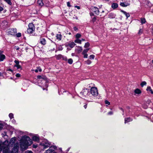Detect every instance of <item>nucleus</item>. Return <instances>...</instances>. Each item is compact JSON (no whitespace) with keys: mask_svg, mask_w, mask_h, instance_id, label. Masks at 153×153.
<instances>
[{"mask_svg":"<svg viewBox=\"0 0 153 153\" xmlns=\"http://www.w3.org/2000/svg\"><path fill=\"white\" fill-rule=\"evenodd\" d=\"M16 139L15 137L12 138L9 143L8 140H6L0 146V150H3V153H10L9 149L11 146H14L10 153H18L19 149V144L18 143L15 144Z\"/></svg>","mask_w":153,"mask_h":153,"instance_id":"obj_1","label":"nucleus"},{"mask_svg":"<svg viewBox=\"0 0 153 153\" xmlns=\"http://www.w3.org/2000/svg\"><path fill=\"white\" fill-rule=\"evenodd\" d=\"M33 142L31 139L28 136L22 137L20 141V147L23 150H25L28 147L32 144Z\"/></svg>","mask_w":153,"mask_h":153,"instance_id":"obj_2","label":"nucleus"},{"mask_svg":"<svg viewBox=\"0 0 153 153\" xmlns=\"http://www.w3.org/2000/svg\"><path fill=\"white\" fill-rule=\"evenodd\" d=\"M90 92L91 94L94 97L97 96L98 94L97 88L94 87L91 88L90 89Z\"/></svg>","mask_w":153,"mask_h":153,"instance_id":"obj_3","label":"nucleus"},{"mask_svg":"<svg viewBox=\"0 0 153 153\" xmlns=\"http://www.w3.org/2000/svg\"><path fill=\"white\" fill-rule=\"evenodd\" d=\"M35 30V27L33 24L32 23H30L28 25V28L27 30L28 33H32Z\"/></svg>","mask_w":153,"mask_h":153,"instance_id":"obj_4","label":"nucleus"},{"mask_svg":"<svg viewBox=\"0 0 153 153\" xmlns=\"http://www.w3.org/2000/svg\"><path fill=\"white\" fill-rule=\"evenodd\" d=\"M17 33L16 29H10L7 30V33L8 34L12 35H15Z\"/></svg>","mask_w":153,"mask_h":153,"instance_id":"obj_5","label":"nucleus"},{"mask_svg":"<svg viewBox=\"0 0 153 153\" xmlns=\"http://www.w3.org/2000/svg\"><path fill=\"white\" fill-rule=\"evenodd\" d=\"M40 145L42 146L44 149H46L48 147L50 146V143L47 140H45L42 141V143L40 144Z\"/></svg>","mask_w":153,"mask_h":153,"instance_id":"obj_6","label":"nucleus"},{"mask_svg":"<svg viewBox=\"0 0 153 153\" xmlns=\"http://www.w3.org/2000/svg\"><path fill=\"white\" fill-rule=\"evenodd\" d=\"M89 50V48H86L83 50L82 52V54L83 55V57L84 58H87L88 57L87 52Z\"/></svg>","mask_w":153,"mask_h":153,"instance_id":"obj_7","label":"nucleus"},{"mask_svg":"<svg viewBox=\"0 0 153 153\" xmlns=\"http://www.w3.org/2000/svg\"><path fill=\"white\" fill-rule=\"evenodd\" d=\"M14 62L16 63V64L14 65V67H17V69L19 71V69H20V70H22V68L21 66L19 65V61L17 60H15Z\"/></svg>","mask_w":153,"mask_h":153,"instance_id":"obj_8","label":"nucleus"},{"mask_svg":"<svg viewBox=\"0 0 153 153\" xmlns=\"http://www.w3.org/2000/svg\"><path fill=\"white\" fill-rule=\"evenodd\" d=\"M83 49L82 47L76 46L75 48V51L77 53H80L82 51Z\"/></svg>","mask_w":153,"mask_h":153,"instance_id":"obj_9","label":"nucleus"},{"mask_svg":"<svg viewBox=\"0 0 153 153\" xmlns=\"http://www.w3.org/2000/svg\"><path fill=\"white\" fill-rule=\"evenodd\" d=\"M56 149V147L55 146H51L49 149L46 151V153H51Z\"/></svg>","mask_w":153,"mask_h":153,"instance_id":"obj_10","label":"nucleus"},{"mask_svg":"<svg viewBox=\"0 0 153 153\" xmlns=\"http://www.w3.org/2000/svg\"><path fill=\"white\" fill-rule=\"evenodd\" d=\"M76 44H75L72 42H70L66 44L65 45V46L66 47H70L71 48H73L75 45Z\"/></svg>","mask_w":153,"mask_h":153,"instance_id":"obj_11","label":"nucleus"},{"mask_svg":"<svg viewBox=\"0 0 153 153\" xmlns=\"http://www.w3.org/2000/svg\"><path fill=\"white\" fill-rule=\"evenodd\" d=\"M134 95H136V94L139 95L141 94L142 91L139 89L136 88L134 90Z\"/></svg>","mask_w":153,"mask_h":153,"instance_id":"obj_12","label":"nucleus"},{"mask_svg":"<svg viewBox=\"0 0 153 153\" xmlns=\"http://www.w3.org/2000/svg\"><path fill=\"white\" fill-rule=\"evenodd\" d=\"M92 11L94 12L96 14L98 15L99 14V11L98 10V9L96 7H93L91 8Z\"/></svg>","mask_w":153,"mask_h":153,"instance_id":"obj_13","label":"nucleus"},{"mask_svg":"<svg viewBox=\"0 0 153 153\" xmlns=\"http://www.w3.org/2000/svg\"><path fill=\"white\" fill-rule=\"evenodd\" d=\"M120 5L123 7H126L129 5V4L128 2H121L120 4Z\"/></svg>","mask_w":153,"mask_h":153,"instance_id":"obj_14","label":"nucleus"},{"mask_svg":"<svg viewBox=\"0 0 153 153\" xmlns=\"http://www.w3.org/2000/svg\"><path fill=\"white\" fill-rule=\"evenodd\" d=\"M146 90L148 92H150L152 94H153V91L150 86H148L146 88Z\"/></svg>","mask_w":153,"mask_h":153,"instance_id":"obj_15","label":"nucleus"},{"mask_svg":"<svg viewBox=\"0 0 153 153\" xmlns=\"http://www.w3.org/2000/svg\"><path fill=\"white\" fill-rule=\"evenodd\" d=\"M38 5L41 7L43 6L44 4L42 2V0H38Z\"/></svg>","mask_w":153,"mask_h":153,"instance_id":"obj_16","label":"nucleus"},{"mask_svg":"<svg viewBox=\"0 0 153 153\" xmlns=\"http://www.w3.org/2000/svg\"><path fill=\"white\" fill-rule=\"evenodd\" d=\"M132 120V119L130 118H126L125 120V123H127L128 122L131 121Z\"/></svg>","mask_w":153,"mask_h":153,"instance_id":"obj_17","label":"nucleus"},{"mask_svg":"<svg viewBox=\"0 0 153 153\" xmlns=\"http://www.w3.org/2000/svg\"><path fill=\"white\" fill-rule=\"evenodd\" d=\"M40 42L43 45H45L46 44V41L44 38H42L40 39Z\"/></svg>","mask_w":153,"mask_h":153,"instance_id":"obj_18","label":"nucleus"},{"mask_svg":"<svg viewBox=\"0 0 153 153\" xmlns=\"http://www.w3.org/2000/svg\"><path fill=\"white\" fill-rule=\"evenodd\" d=\"M111 7L113 9H115L118 7V4L117 3H113L112 4Z\"/></svg>","mask_w":153,"mask_h":153,"instance_id":"obj_19","label":"nucleus"},{"mask_svg":"<svg viewBox=\"0 0 153 153\" xmlns=\"http://www.w3.org/2000/svg\"><path fill=\"white\" fill-rule=\"evenodd\" d=\"M33 139L34 141H37L39 140V137L37 136H34L33 137Z\"/></svg>","mask_w":153,"mask_h":153,"instance_id":"obj_20","label":"nucleus"},{"mask_svg":"<svg viewBox=\"0 0 153 153\" xmlns=\"http://www.w3.org/2000/svg\"><path fill=\"white\" fill-rule=\"evenodd\" d=\"M123 13L125 15L127 18L130 16V15L128 13H127L126 12L124 11H122Z\"/></svg>","mask_w":153,"mask_h":153,"instance_id":"obj_21","label":"nucleus"},{"mask_svg":"<svg viewBox=\"0 0 153 153\" xmlns=\"http://www.w3.org/2000/svg\"><path fill=\"white\" fill-rule=\"evenodd\" d=\"M5 58V56L3 54L0 56V61H3Z\"/></svg>","mask_w":153,"mask_h":153,"instance_id":"obj_22","label":"nucleus"},{"mask_svg":"<svg viewBox=\"0 0 153 153\" xmlns=\"http://www.w3.org/2000/svg\"><path fill=\"white\" fill-rule=\"evenodd\" d=\"M75 42L79 44H81V40L79 39H76L75 41Z\"/></svg>","mask_w":153,"mask_h":153,"instance_id":"obj_23","label":"nucleus"},{"mask_svg":"<svg viewBox=\"0 0 153 153\" xmlns=\"http://www.w3.org/2000/svg\"><path fill=\"white\" fill-rule=\"evenodd\" d=\"M90 46V44L89 42H87L85 43V44L84 46V48H88Z\"/></svg>","mask_w":153,"mask_h":153,"instance_id":"obj_24","label":"nucleus"},{"mask_svg":"<svg viewBox=\"0 0 153 153\" xmlns=\"http://www.w3.org/2000/svg\"><path fill=\"white\" fill-rule=\"evenodd\" d=\"M61 35L60 34H57L56 36V38L59 40H60L61 39Z\"/></svg>","mask_w":153,"mask_h":153,"instance_id":"obj_25","label":"nucleus"},{"mask_svg":"<svg viewBox=\"0 0 153 153\" xmlns=\"http://www.w3.org/2000/svg\"><path fill=\"white\" fill-rule=\"evenodd\" d=\"M146 82L145 81L142 82L140 84V85L142 87H143L144 86L146 85Z\"/></svg>","mask_w":153,"mask_h":153,"instance_id":"obj_26","label":"nucleus"},{"mask_svg":"<svg viewBox=\"0 0 153 153\" xmlns=\"http://www.w3.org/2000/svg\"><path fill=\"white\" fill-rule=\"evenodd\" d=\"M141 23L142 24H144L146 22L145 19V18H141Z\"/></svg>","mask_w":153,"mask_h":153,"instance_id":"obj_27","label":"nucleus"},{"mask_svg":"<svg viewBox=\"0 0 153 153\" xmlns=\"http://www.w3.org/2000/svg\"><path fill=\"white\" fill-rule=\"evenodd\" d=\"M85 63L88 65H89L91 63V62L90 60L89 59H88L86 61H85Z\"/></svg>","mask_w":153,"mask_h":153,"instance_id":"obj_28","label":"nucleus"},{"mask_svg":"<svg viewBox=\"0 0 153 153\" xmlns=\"http://www.w3.org/2000/svg\"><path fill=\"white\" fill-rule=\"evenodd\" d=\"M81 36V35L79 33H77L76 34V39H78L80 38Z\"/></svg>","mask_w":153,"mask_h":153,"instance_id":"obj_29","label":"nucleus"},{"mask_svg":"<svg viewBox=\"0 0 153 153\" xmlns=\"http://www.w3.org/2000/svg\"><path fill=\"white\" fill-rule=\"evenodd\" d=\"M68 62L70 64H72L73 63L72 59H68Z\"/></svg>","mask_w":153,"mask_h":153,"instance_id":"obj_30","label":"nucleus"},{"mask_svg":"<svg viewBox=\"0 0 153 153\" xmlns=\"http://www.w3.org/2000/svg\"><path fill=\"white\" fill-rule=\"evenodd\" d=\"M95 57V56L94 55H91L89 56V59H94Z\"/></svg>","mask_w":153,"mask_h":153,"instance_id":"obj_31","label":"nucleus"},{"mask_svg":"<svg viewBox=\"0 0 153 153\" xmlns=\"http://www.w3.org/2000/svg\"><path fill=\"white\" fill-rule=\"evenodd\" d=\"M5 1L7 2L9 4H11V0H4Z\"/></svg>","mask_w":153,"mask_h":153,"instance_id":"obj_32","label":"nucleus"},{"mask_svg":"<svg viewBox=\"0 0 153 153\" xmlns=\"http://www.w3.org/2000/svg\"><path fill=\"white\" fill-rule=\"evenodd\" d=\"M16 36L18 37H20L21 36V34L20 33H16Z\"/></svg>","mask_w":153,"mask_h":153,"instance_id":"obj_33","label":"nucleus"},{"mask_svg":"<svg viewBox=\"0 0 153 153\" xmlns=\"http://www.w3.org/2000/svg\"><path fill=\"white\" fill-rule=\"evenodd\" d=\"M9 116L10 118L11 119L13 118V114L12 113H10L9 114Z\"/></svg>","mask_w":153,"mask_h":153,"instance_id":"obj_34","label":"nucleus"},{"mask_svg":"<svg viewBox=\"0 0 153 153\" xmlns=\"http://www.w3.org/2000/svg\"><path fill=\"white\" fill-rule=\"evenodd\" d=\"M105 102L106 104H107L108 105H109L110 104V102L107 100L105 101Z\"/></svg>","mask_w":153,"mask_h":153,"instance_id":"obj_35","label":"nucleus"},{"mask_svg":"<svg viewBox=\"0 0 153 153\" xmlns=\"http://www.w3.org/2000/svg\"><path fill=\"white\" fill-rule=\"evenodd\" d=\"M96 20V17H94L93 18H92V21L93 22V23Z\"/></svg>","mask_w":153,"mask_h":153,"instance_id":"obj_36","label":"nucleus"},{"mask_svg":"<svg viewBox=\"0 0 153 153\" xmlns=\"http://www.w3.org/2000/svg\"><path fill=\"white\" fill-rule=\"evenodd\" d=\"M37 77L38 78V79H44V78H43L42 77V76H37Z\"/></svg>","mask_w":153,"mask_h":153,"instance_id":"obj_37","label":"nucleus"},{"mask_svg":"<svg viewBox=\"0 0 153 153\" xmlns=\"http://www.w3.org/2000/svg\"><path fill=\"white\" fill-rule=\"evenodd\" d=\"M16 76L17 77H19L21 76V75L20 74L18 73L16 74Z\"/></svg>","mask_w":153,"mask_h":153,"instance_id":"obj_38","label":"nucleus"},{"mask_svg":"<svg viewBox=\"0 0 153 153\" xmlns=\"http://www.w3.org/2000/svg\"><path fill=\"white\" fill-rule=\"evenodd\" d=\"M3 126L2 124L0 123V130L3 128Z\"/></svg>","mask_w":153,"mask_h":153,"instance_id":"obj_39","label":"nucleus"},{"mask_svg":"<svg viewBox=\"0 0 153 153\" xmlns=\"http://www.w3.org/2000/svg\"><path fill=\"white\" fill-rule=\"evenodd\" d=\"M143 32V30H142L141 29H140V30H139V32H138V33L139 34H140V33H142Z\"/></svg>","mask_w":153,"mask_h":153,"instance_id":"obj_40","label":"nucleus"},{"mask_svg":"<svg viewBox=\"0 0 153 153\" xmlns=\"http://www.w3.org/2000/svg\"><path fill=\"white\" fill-rule=\"evenodd\" d=\"M113 114V112L111 111H110L108 112V114L109 115H112Z\"/></svg>","mask_w":153,"mask_h":153,"instance_id":"obj_41","label":"nucleus"},{"mask_svg":"<svg viewBox=\"0 0 153 153\" xmlns=\"http://www.w3.org/2000/svg\"><path fill=\"white\" fill-rule=\"evenodd\" d=\"M25 153H33L32 151H27Z\"/></svg>","mask_w":153,"mask_h":153,"instance_id":"obj_42","label":"nucleus"},{"mask_svg":"<svg viewBox=\"0 0 153 153\" xmlns=\"http://www.w3.org/2000/svg\"><path fill=\"white\" fill-rule=\"evenodd\" d=\"M33 148H37V146L36 145L33 144Z\"/></svg>","mask_w":153,"mask_h":153,"instance_id":"obj_43","label":"nucleus"},{"mask_svg":"<svg viewBox=\"0 0 153 153\" xmlns=\"http://www.w3.org/2000/svg\"><path fill=\"white\" fill-rule=\"evenodd\" d=\"M67 5L69 7H71V5H70V3L69 2H67Z\"/></svg>","mask_w":153,"mask_h":153,"instance_id":"obj_44","label":"nucleus"},{"mask_svg":"<svg viewBox=\"0 0 153 153\" xmlns=\"http://www.w3.org/2000/svg\"><path fill=\"white\" fill-rule=\"evenodd\" d=\"M38 70L40 72H41L42 71L41 69L40 68V67H39L38 68Z\"/></svg>","mask_w":153,"mask_h":153,"instance_id":"obj_45","label":"nucleus"},{"mask_svg":"<svg viewBox=\"0 0 153 153\" xmlns=\"http://www.w3.org/2000/svg\"><path fill=\"white\" fill-rule=\"evenodd\" d=\"M3 9V8L2 7L0 6V11H2Z\"/></svg>","mask_w":153,"mask_h":153,"instance_id":"obj_46","label":"nucleus"},{"mask_svg":"<svg viewBox=\"0 0 153 153\" xmlns=\"http://www.w3.org/2000/svg\"><path fill=\"white\" fill-rule=\"evenodd\" d=\"M74 30H75V31L77 30V29H78L76 27H74Z\"/></svg>","mask_w":153,"mask_h":153,"instance_id":"obj_47","label":"nucleus"},{"mask_svg":"<svg viewBox=\"0 0 153 153\" xmlns=\"http://www.w3.org/2000/svg\"><path fill=\"white\" fill-rule=\"evenodd\" d=\"M76 7L78 9H80V7L79 6H76L75 7Z\"/></svg>","mask_w":153,"mask_h":153,"instance_id":"obj_48","label":"nucleus"},{"mask_svg":"<svg viewBox=\"0 0 153 153\" xmlns=\"http://www.w3.org/2000/svg\"><path fill=\"white\" fill-rule=\"evenodd\" d=\"M87 105H85L84 106V108L86 109L87 108Z\"/></svg>","mask_w":153,"mask_h":153,"instance_id":"obj_49","label":"nucleus"},{"mask_svg":"<svg viewBox=\"0 0 153 153\" xmlns=\"http://www.w3.org/2000/svg\"><path fill=\"white\" fill-rule=\"evenodd\" d=\"M2 52L1 51H0V56H1V55H2Z\"/></svg>","mask_w":153,"mask_h":153,"instance_id":"obj_50","label":"nucleus"},{"mask_svg":"<svg viewBox=\"0 0 153 153\" xmlns=\"http://www.w3.org/2000/svg\"><path fill=\"white\" fill-rule=\"evenodd\" d=\"M38 69H36V70H35V72H36V73H37V72H38Z\"/></svg>","mask_w":153,"mask_h":153,"instance_id":"obj_51","label":"nucleus"},{"mask_svg":"<svg viewBox=\"0 0 153 153\" xmlns=\"http://www.w3.org/2000/svg\"><path fill=\"white\" fill-rule=\"evenodd\" d=\"M68 47L67 48V50H70L71 49L69 48L68 47Z\"/></svg>","mask_w":153,"mask_h":153,"instance_id":"obj_52","label":"nucleus"},{"mask_svg":"<svg viewBox=\"0 0 153 153\" xmlns=\"http://www.w3.org/2000/svg\"><path fill=\"white\" fill-rule=\"evenodd\" d=\"M9 71L11 72H13V71L11 69H9Z\"/></svg>","mask_w":153,"mask_h":153,"instance_id":"obj_53","label":"nucleus"},{"mask_svg":"<svg viewBox=\"0 0 153 153\" xmlns=\"http://www.w3.org/2000/svg\"><path fill=\"white\" fill-rule=\"evenodd\" d=\"M81 40V41H85V39H82V40Z\"/></svg>","mask_w":153,"mask_h":153,"instance_id":"obj_54","label":"nucleus"},{"mask_svg":"<svg viewBox=\"0 0 153 153\" xmlns=\"http://www.w3.org/2000/svg\"><path fill=\"white\" fill-rule=\"evenodd\" d=\"M71 55L72 56H74V54L73 53H72L71 54Z\"/></svg>","mask_w":153,"mask_h":153,"instance_id":"obj_55","label":"nucleus"},{"mask_svg":"<svg viewBox=\"0 0 153 153\" xmlns=\"http://www.w3.org/2000/svg\"><path fill=\"white\" fill-rule=\"evenodd\" d=\"M19 49V47H17L16 48V49L17 50H18Z\"/></svg>","mask_w":153,"mask_h":153,"instance_id":"obj_56","label":"nucleus"},{"mask_svg":"<svg viewBox=\"0 0 153 153\" xmlns=\"http://www.w3.org/2000/svg\"><path fill=\"white\" fill-rule=\"evenodd\" d=\"M90 15H93V13H90Z\"/></svg>","mask_w":153,"mask_h":153,"instance_id":"obj_57","label":"nucleus"},{"mask_svg":"<svg viewBox=\"0 0 153 153\" xmlns=\"http://www.w3.org/2000/svg\"><path fill=\"white\" fill-rule=\"evenodd\" d=\"M85 89H84V90H83L82 91H83V92L85 91Z\"/></svg>","mask_w":153,"mask_h":153,"instance_id":"obj_58","label":"nucleus"},{"mask_svg":"<svg viewBox=\"0 0 153 153\" xmlns=\"http://www.w3.org/2000/svg\"><path fill=\"white\" fill-rule=\"evenodd\" d=\"M152 34H153V28L152 29Z\"/></svg>","mask_w":153,"mask_h":153,"instance_id":"obj_59","label":"nucleus"},{"mask_svg":"<svg viewBox=\"0 0 153 153\" xmlns=\"http://www.w3.org/2000/svg\"><path fill=\"white\" fill-rule=\"evenodd\" d=\"M0 76L1 75V73H0Z\"/></svg>","mask_w":153,"mask_h":153,"instance_id":"obj_60","label":"nucleus"},{"mask_svg":"<svg viewBox=\"0 0 153 153\" xmlns=\"http://www.w3.org/2000/svg\"><path fill=\"white\" fill-rule=\"evenodd\" d=\"M110 16H111L110 15V16H109V17H110V18H111L112 17H111Z\"/></svg>","mask_w":153,"mask_h":153,"instance_id":"obj_61","label":"nucleus"},{"mask_svg":"<svg viewBox=\"0 0 153 153\" xmlns=\"http://www.w3.org/2000/svg\"><path fill=\"white\" fill-rule=\"evenodd\" d=\"M152 63L153 64V60H152Z\"/></svg>","mask_w":153,"mask_h":153,"instance_id":"obj_62","label":"nucleus"},{"mask_svg":"<svg viewBox=\"0 0 153 153\" xmlns=\"http://www.w3.org/2000/svg\"><path fill=\"white\" fill-rule=\"evenodd\" d=\"M35 1V0H33V1L34 2Z\"/></svg>","mask_w":153,"mask_h":153,"instance_id":"obj_63","label":"nucleus"},{"mask_svg":"<svg viewBox=\"0 0 153 153\" xmlns=\"http://www.w3.org/2000/svg\"><path fill=\"white\" fill-rule=\"evenodd\" d=\"M59 56H62V55H59Z\"/></svg>","mask_w":153,"mask_h":153,"instance_id":"obj_64","label":"nucleus"}]
</instances>
